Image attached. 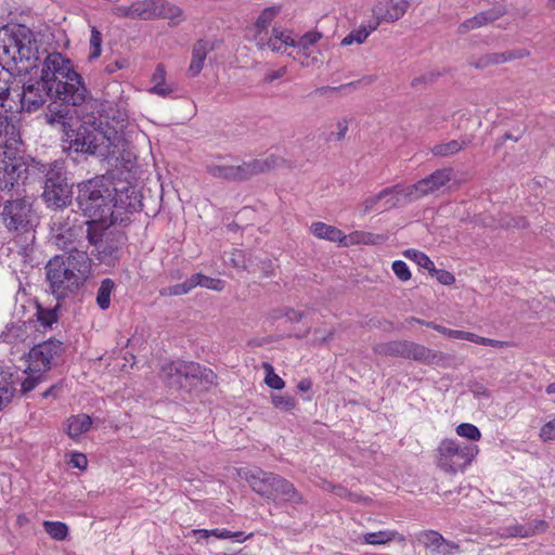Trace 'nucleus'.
Wrapping results in <instances>:
<instances>
[{"instance_id": "obj_39", "label": "nucleus", "mask_w": 555, "mask_h": 555, "mask_svg": "<svg viewBox=\"0 0 555 555\" xmlns=\"http://www.w3.org/2000/svg\"><path fill=\"white\" fill-rule=\"evenodd\" d=\"M43 527H44L46 532L51 538H53L54 540H57V541L65 540L68 534V527L64 522H61V521L46 520L43 522Z\"/></svg>"}, {"instance_id": "obj_10", "label": "nucleus", "mask_w": 555, "mask_h": 555, "mask_svg": "<svg viewBox=\"0 0 555 555\" xmlns=\"http://www.w3.org/2000/svg\"><path fill=\"white\" fill-rule=\"evenodd\" d=\"M93 227L94 222L79 221L75 216L53 217L50 222L51 241L67 255L87 253L85 242H88V232Z\"/></svg>"}, {"instance_id": "obj_21", "label": "nucleus", "mask_w": 555, "mask_h": 555, "mask_svg": "<svg viewBox=\"0 0 555 555\" xmlns=\"http://www.w3.org/2000/svg\"><path fill=\"white\" fill-rule=\"evenodd\" d=\"M383 191L387 192V197L384 203L385 210L402 207L409 203L417 201L413 184L408 186L396 184L393 186L386 188Z\"/></svg>"}, {"instance_id": "obj_25", "label": "nucleus", "mask_w": 555, "mask_h": 555, "mask_svg": "<svg viewBox=\"0 0 555 555\" xmlns=\"http://www.w3.org/2000/svg\"><path fill=\"white\" fill-rule=\"evenodd\" d=\"M311 232L318 238L337 242L339 245L346 246V235L336 227L318 221L311 224Z\"/></svg>"}, {"instance_id": "obj_18", "label": "nucleus", "mask_w": 555, "mask_h": 555, "mask_svg": "<svg viewBox=\"0 0 555 555\" xmlns=\"http://www.w3.org/2000/svg\"><path fill=\"white\" fill-rule=\"evenodd\" d=\"M281 160L276 155H269L266 158H254L234 166L235 182L247 181L257 175L268 172L276 168Z\"/></svg>"}, {"instance_id": "obj_56", "label": "nucleus", "mask_w": 555, "mask_h": 555, "mask_svg": "<svg viewBox=\"0 0 555 555\" xmlns=\"http://www.w3.org/2000/svg\"><path fill=\"white\" fill-rule=\"evenodd\" d=\"M392 270H393L396 276L403 282L411 279V272L409 270V267L402 260L393 261Z\"/></svg>"}, {"instance_id": "obj_62", "label": "nucleus", "mask_w": 555, "mask_h": 555, "mask_svg": "<svg viewBox=\"0 0 555 555\" xmlns=\"http://www.w3.org/2000/svg\"><path fill=\"white\" fill-rule=\"evenodd\" d=\"M439 76H440V73L431 72V73H429V74H426V75H422V76L415 77V78L411 81V86H412L413 88H418L420 86L427 85V83H431V82H434V81H435Z\"/></svg>"}, {"instance_id": "obj_43", "label": "nucleus", "mask_w": 555, "mask_h": 555, "mask_svg": "<svg viewBox=\"0 0 555 555\" xmlns=\"http://www.w3.org/2000/svg\"><path fill=\"white\" fill-rule=\"evenodd\" d=\"M165 80V69L163 65H158L153 74V81L155 85L151 89L153 93H156L162 96H166L172 92L171 88H167L164 86Z\"/></svg>"}, {"instance_id": "obj_38", "label": "nucleus", "mask_w": 555, "mask_h": 555, "mask_svg": "<svg viewBox=\"0 0 555 555\" xmlns=\"http://www.w3.org/2000/svg\"><path fill=\"white\" fill-rule=\"evenodd\" d=\"M207 172L217 179H223L230 182H235L234 166L233 165H209Z\"/></svg>"}, {"instance_id": "obj_27", "label": "nucleus", "mask_w": 555, "mask_h": 555, "mask_svg": "<svg viewBox=\"0 0 555 555\" xmlns=\"http://www.w3.org/2000/svg\"><path fill=\"white\" fill-rule=\"evenodd\" d=\"M193 534L197 537V539H207L209 537H215L217 539H235L238 542L245 541L246 539L250 538L253 533L245 535L243 531H230L228 529H212V530H206V529H196L193 530Z\"/></svg>"}, {"instance_id": "obj_11", "label": "nucleus", "mask_w": 555, "mask_h": 555, "mask_svg": "<svg viewBox=\"0 0 555 555\" xmlns=\"http://www.w3.org/2000/svg\"><path fill=\"white\" fill-rule=\"evenodd\" d=\"M372 350L378 356L399 357L414 360L425 365H441L448 359V357L440 351L405 339L378 343L373 346Z\"/></svg>"}, {"instance_id": "obj_14", "label": "nucleus", "mask_w": 555, "mask_h": 555, "mask_svg": "<svg viewBox=\"0 0 555 555\" xmlns=\"http://www.w3.org/2000/svg\"><path fill=\"white\" fill-rule=\"evenodd\" d=\"M105 135L93 125L83 122L77 129L72 126L64 133L63 149L68 156L78 160V156L94 155L103 144Z\"/></svg>"}, {"instance_id": "obj_19", "label": "nucleus", "mask_w": 555, "mask_h": 555, "mask_svg": "<svg viewBox=\"0 0 555 555\" xmlns=\"http://www.w3.org/2000/svg\"><path fill=\"white\" fill-rule=\"evenodd\" d=\"M62 350V341L48 339L35 345L29 353V362L37 371H46L51 366L53 358Z\"/></svg>"}, {"instance_id": "obj_6", "label": "nucleus", "mask_w": 555, "mask_h": 555, "mask_svg": "<svg viewBox=\"0 0 555 555\" xmlns=\"http://www.w3.org/2000/svg\"><path fill=\"white\" fill-rule=\"evenodd\" d=\"M242 476L254 492L268 501L275 502L281 499L293 506L304 503V498L295 486L275 473L253 467L245 470Z\"/></svg>"}, {"instance_id": "obj_26", "label": "nucleus", "mask_w": 555, "mask_h": 555, "mask_svg": "<svg viewBox=\"0 0 555 555\" xmlns=\"http://www.w3.org/2000/svg\"><path fill=\"white\" fill-rule=\"evenodd\" d=\"M91 425L92 418L88 414L73 415L66 422V433L72 439H78L90 429Z\"/></svg>"}, {"instance_id": "obj_31", "label": "nucleus", "mask_w": 555, "mask_h": 555, "mask_svg": "<svg viewBox=\"0 0 555 555\" xmlns=\"http://www.w3.org/2000/svg\"><path fill=\"white\" fill-rule=\"evenodd\" d=\"M57 309L59 305L54 308H43L39 304L36 305L35 317L37 318L39 325L44 331L52 328V325L59 321Z\"/></svg>"}, {"instance_id": "obj_5", "label": "nucleus", "mask_w": 555, "mask_h": 555, "mask_svg": "<svg viewBox=\"0 0 555 555\" xmlns=\"http://www.w3.org/2000/svg\"><path fill=\"white\" fill-rule=\"evenodd\" d=\"M35 205L36 199L27 195L8 199L2 204L0 221L11 236L24 237L25 241L35 240V231L40 221Z\"/></svg>"}, {"instance_id": "obj_35", "label": "nucleus", "mask_w": 555, "mask_h": 555, "mask_svg": "<svg viewBox=\"0 0 555 555\" xmlns=\"http://www.w3.org/2000/svg\"><path fill=\"white\" fill-rule=\"evenodd\" d=\"M115 289V282L112 279H104L96 293V304L102 310H106L111 306V295Z\"/></svg>"}, {"instance_id": "obj_40", "label": "nucleus", "mask_w": 555, "mask_h": 555, "mask_svg": "<svg viewBox=\"0 0 555 555\" xmlns=\"http://www.w3.org/2000/svg\"><path fill=\"white\" fill-rule=\"evenodd\" d=\"M193 280H194L195 287L202 286V287L218 291V292L222 291L225 285V282L223 280L206 276L202 273L193 274Z\"/></svg>"}, {"instance_id": "obj_44", "label": "nucleus", "mask_w": 555, "mask_h": 555, "mask_svg": "<svg viewBox=\"0 0 555 555\" xmlns=\"http://www.w3.org/2000/svg\"><path fill=\"white\" fill-rule=\"evenodd\" d=\"M395 532L392 531H377L370 532L363 535V541L367 544L382 545L392 541Z\"/></svg>"}, {"instance_id": "obj_57", "label": "nucleus", "mask_w": 555, "mask_h": 555, "mask_svg": "<svg viewBox=\"0 0 555 555\" xmlns=\"http://www.w3.org/2000/svg\"><path fill=\"white\" fill-rule=\"evenodd\" d=\"M386 197H387V192L382 190L378 194L365 198L362 204V212L364 215L369 214L371 210H373L375 208L376 204L379 201H382Z\"/></svg>"}, {"instance_id": "obj_51", "label": "nucleus", "mask_w": 555, "mask_h": 555, "mask_svg": "<svg viewBox=\"0 0 555 555\" xmlns=\"http://www.w3.org/2000/svg\"><path fill=\"white\" fill-rule=\"evenodd\" d=\"M326 490L332 491L335 495H337L339 498L348 499L351 502L357 503L362 500V496L360 494L353 493L340 485H333V483L328 482Z\"/></svg>"}, {"instance_id": "obj_46", "label": "nucleus", "mask_w": 555, "mask_h": 555, "mask_svg": "<svg viewBox=\"0 0 555 555\" xmlns=\"http://www.w3.org/2000/svg\"><path fill=\"white\" fill-rule=\"evenodd\" d=\"M102 52V34L95 27L91 29L90 36V53L88 59L90 61L98 59Z\"/></svg>"}, {"instance_id": "obj_2", "label": "nucleus", "mask_w": 555, "mask_h": 555, "mask_svg": "<svg viewBox=\"0 0 555 555\" xmlns=\"http://www.w3.org/2000/svg\"><path fill=\"white\" fill-rule=\"evenodd\" d=\"M33 183H40L42 201L48 208L64 209L72 203V184L68 182L65 164L62 160L51 163L38 162L31 169Z\"/></svg>"}, {"instance_id": "obj_59", "label": "nucleus", "mask_w": 555, "mask_h": 555, "mask_svg": "<svg viewBox=\"0 0 555 555\" xmlns=\"http://www.w3.org/2000/svg\"><path fill=\"white\" fill-rule=\"evenodd\" d=\"M540 438L544 441L555 440V417L541 427Z\"/></svg>"}, {"instance_id": "obj_63", "label": "nucleus", "mask_w": 555, "mask_h": 555, "mask_svg": "<svg viewBox=\"0 0 555 555\" xmlns=\"http://www.w3.org/2000/svg\"><path fill=\"white\" fill-rule=\"evenodd\" d=\"M273 35L275 36V39H278L281 44H286L291 47H295L296 40L291 36L289 33L286 31H280L278 28H273Z\"/></svg>"}, {"instance_id": "obj_15", "label": "nucleus", "mask_w": 555, "mask_h": 555, "mask_svg": "<svg viewBox=\"0 0 555 555\" xmlns=\"http://www.w3.org/2000/svg\"><path fill=\"white\" fill-rule=\"evenodd\" d=\"M112 212L108 224H121L128 220V215L142 209V195L131 184H122L120 188L112 185Z\"/></svg>"}, {"instance_id": "obj_17", "label": "nucleus", "mask_w": 555, "mask_h": 555, "mask_svg": "<svg viewBox=\"0 0 555 555\" xmlns=\"http://www.w3.org/2000/svg\"><path fill=\"white\" fill-rule=\"evenodd\" d=\"M410 7L409 0H377L372 8L373 28L399 21Z\"/></svg>"}, {"instance_id": "obj_16", "label": "nucleus", "mask_w": 555, "mask_h": 555, "mask_svg": "<svg viewBox=\"0 0 555 555\" xmlns=\"http://www.w3.org/2000/svg\"><path fill=\"white\" fill-rule=\"evenodd\" d=\"M39 160L21 157L0 158V189L12 190L15 184L33 183V171Z\"/></svg>"}, {"instance_id": "obj_32", "label": "nucleus", "mask_w": 555, "mask_h": 555, "mask_svg": "<svg viewBox=\"0 0 555 555\" xmlns=\"http://www.w3.org/2000/svg\"><path fill=\"white\" fill-rule=\"evenodd\" d=\"M384 240L383 235L374 234L370 232L356 231L349 235H346V246L353 244H379Z\"/></svg>"}, {"instance_id": "obj_50", "label": "nucleus", "mask_w": 555, "mask_h": 555, "mask_svg": "<svg viewBox=\"0 0 555 555\" xmlns=\"http://www.w3.org/2000/svg\"><path fill=\"white\" fill-rule=\"evenodd\" d=\"M456 434L472 441H478L481 438L480 430L473 424L462 423L456 427Z\"/></svg>"}, {"instance_id": "obj_29", "label": "nucleus", "mask_w": 555, "mask_h": 555, "mask_svg": "<svg viewBox=\"0 0 555 555\" xmlns=\"http://www.w3.org/2000/svg\"><path fill=\"white\" fill-rule=\"evenodd\" d=\"M157 18H167L171 25H178L183 21V11L166 0H158Z\"/></svg>"}, {"instance_id": "obj_9", "label": "nucleus", "mask_w": 555, "mask_h": 555, "mask_svg": "<svg viewBox=\"0 0 555 555\" xmlns=\"http://www.w3.org/2000/svg\"><path fill=\"white\" fill-rule=\"evenodd\" d=\"M112 225L108 222H94L93 229L88 232V245L93 247L91 254L107 267H115L119 262L127 243L126 233L111 229Z\"/></svg>"}, {"instance_id": "obj_33", "label": "nucleus", "mask_w": 555, "mask_h": 555, "mask_svg": "<svg viewBox=\"0 0 555 555\" xmlns=\"http://www.w3.org/2000/svg\"><path fill=\"white\" fill-rule=\"evenodd\" d=\"M467 144L466 141L451 140L446 143H439L431 147V153L435 156L447 157L456 154Z\"/></svg>"}, {"instance_id": "obj_58", "label": "nucleus", "mask_w": 555, "mask_h": 555, "mask_svg": "<svg viewBox=\"0 0 555 555\" xmlns=\"http://www.w3.org/2000/svg\"><path fill=\"white\" fill-rule=\"evenodd\" d=\"M337 131H332L328 137L326 138V141L330 142L333 139H336L338 141L343 140L346 137V133L348 131V124L346 119L338 120L336 124Z\"/></svg>"}, {"instance_id": "obj_49", "label": "nucleus", "mask_w": 555, "mask_h": 555, "mask_svg": "<svg viewBox=\"0 0 555 555\" xmlns=\"http://www.w3.org/2000/svg\"><path fill=\"white\" fill-rule=\"evenodd\" d=\"M322 38V34L312 30L302 35L298 40H296L295 47L299 48L302 51H307L310 47L315 44Z\"/></svg>"}, {"instance_id": "obj_60", "label": "nucleus", "mask_w": 555, "mask_h": 555, "mask_svg": "<svg viewBox=\"0 0 555 555\" xmlns=\"http://www.w3.org/2000/svg\"><path fill=\"white\" fill-rule=\"evenodd\" d=\"M469 341L476 343L479 345H483V346H491V347H503L504 345H506L505 341L481 337L474 333L470 334Z\"/></svg>"}, {"instance_id": "obj_55", "label": "nucleus", "mask_w": 555, "mask_h": 555, "mask_svg": "<svg viewBox=\"0 0 555 555\" xmlns=\"http://www.w3.org/2000/svg\"><path fill=\"white\" fill-rule=\"evenodd\" d=\"M507 535L509 537H519V538H528L534 535V529L527 528L522 525H515L506 528Z\"/></svg>"}, {"instance_id": "obj_23", "label": "nucleus", "mask_w": 555, "mask_h": 555, "mask_svg": "<svg viewBox=\"0 0 555 555\" xmlns=\"http://www.w3.org/2000/svg\"><path fill=\"white\" fill-rule=\"evenodd\" d=\"M214 50V44L205 39L197 40L192 49V60L189 66V73L192 77L197 76L203 67L207 54Z\"/></svg>"}, {"instance_id": "obj_42", "label": "nucleus", "mask_w": 555, "mask_h": 555, "mask_svg": "<svg viewBox=\"0 0 555 555\" xmlns=\"http://www.w3.org/2000/svg\"><path fill=\"white\" fill-rule=\"evenodd\" d=\"M195 287L193 275L184 281L183 283H179L176 285H171L168 287H164L160 289L162 296H180L188 294L190 291H192Z\"/></svg>"}, {"instance_id": "obj_48", "label": "nucleus", "mask_w": 555, "mask_h": 555, "mask_svg": "<svg viewBox=\"0 0 555 555\" xmlns=\"http://www.w3.org/2000/svg\"><path fill=\"white\" fill-rule=\"evenodd\" d=\"M263 367L266 370V378H264L266 384L270 388L275 389V390L283 389L285 386V382L278 374L274 373L272 365L269 363H264Z\"/></svg>"}, {"instance_id": "obj_7", "label": "nucleus", "mask_w": 555, "mask_h": 555, "mask_svg": "<svg viewBox=\"0 0 555 555\" xmlns=\"http://www.w3.org/2000/svg\"><path fill=\"white\" fill-rule=\"evenodd\" d=\"M62 63L63 57L60 53H51L44 59L39 79L25 82L22 93L18 94L22 111L36 112L48 99L54 101L53 90L59 72L56 66Z\"/></svg>"}, {"instance_id": "obj_13", "label": "nucleus", "mask_w": 555, "mask_h": 555, "mask_svg": "<svg viewBox=\"0 0 555 555\" xmlns=\"http://www.w3.org/2000/svg\"><path fill=\"white\" fill-rule=\"evenodd\" d=\"M476 444L444 439L437 449V466L449 474L466 468L478 454Z\"/></svg>"}, {"instance_id": "obj_20", "label": "nucleus", "mask_w": 555, "mask_h": 555, "mask_svg": "<svg viewBox=\"0 0 555 555\" xmlns=\"http://www.w3.org/2000/svg\"><path fill=\"white\" fill-rule=\"evenodd\" d=\"M452 179V169L442 168L437 169L428 177L418 180L413 184V189L416 193L417 199L435 193L442 186L447 185Z\"/></svg>"}, {"instance_id": "obj_36", "label": "nucleus", "mask_w": 555, "mask_h": 555, "mask_svg": "<svg viewBox=\"0 0 555 555\" xmlns=\"http://www.w3.org/2000/svg\"><path fill=\"white\" fill-rule=\"evenodd\" d=\"M503 63H505V57L502 52L488 53L477 59L469 60V65L477 69H485L491 65H499Z\"/></svg>"}, {"instance_id": "obj_8", "label": "nucleus", "mask_w": 555, "mask_h": 555, "mask_svg": "<svg viewBox=\"0 0 555 555\" xmlns=\"http://www.w3.org/2000/svg\"><path fill=\"white\" fill-rule=\"evenodd\" d=\"M160 372L167 387L185 392L198 385L207 388L217 379L212 370L193 361H172L164 364Z\"/></svg>"}, {"instance_id": "obj_41", "label": "nucleus", "mask_w": 555, "mask_h": 555, "mask_svg": "<svg viewBox=\"0 0 555 555\" xmlns=\"http://www.w3.org/2000/svg\"><path fill=\"white\" fill-rule=\"evenodd\" d=\"M281 12V7L279 5H272L266 8L260 15L258 16L255 27L258 29V31H262L267 29V27L270 25V23L273 21V18Z\"/></svg>"}, {"instance_id": "obj_54", "label": "nucleus", "mask_w": 555, "mask_h": 555, "mask_svg": "<svg viewBox=\"0 0 555 555\" xmlns=\"http://www.w3.org/2000/svg\"><path fill=\"white\" fill-rule=\"evenodd\" d=\"M428 272L442 285H452L455 282V278L451 272L443 269H436L435 266L434 270H429Z\"/></svg>"}, {"instance_id": "obj_4", "label": "nucleus", "mask_w": 555, "mask_h": 555, "mask_svg": "<svg viewBox=\"0 0 555 555\" xmlns=\"http://www.w3.org/2000/svg\"><path fill=\"white\" fill-rule=\"evenodd\" d=\"M38 43L34 31L23 24H9L0 29V65L9 70L8 65L38 60Z\"/></svg>"}, {"instance_id": "obj_24", "label": "nucleus", "mask_w": 555, "mask_h": 555, "mask_svg": "<svg viewBox=\"0 0 555 555\" xmlns=\"http://www.w3.org/2000/svg\"><path fill=\"white\" fill-rule=\"evenodd\" d=\"M417 540L429 555H446V539L438 531L425 530L418 534Z\"/></svg>"}, {"instance_id": "obj_61", "label": "nucleus", "mask_w": 555, "mask_h": 555, "mask_svg": "<svg viewBox=\"0 0 555 555\" xmlns=\"http://www.w3.org/2000/svg\"><path fill=\"white\" fill-rule=\"evenodd\" d=\"M10 88L8 86L0 87V107H2L7 113H13L14 107L10 103Z\"/></svg>"}, {"instance_id": "obj_3", "label": "nucleus", "mask_w": 555, "mask_h": 555, "mask_svg": "<svg viewBox=\"0 0 555 555\" xmlns=\"http://www.w3.org/2000/svg\"><path fill=\"white\" fill-rule=\"evenodd\" d=\"M113 181L105 176H98L78 184L76 198L78 208L88 222L107 223L111 221Z\"/></svg>"}, {"instance_id": "obj_53", "label": "nucleus", "mask_w": 555, "mask_h": 555, "mask_svg": "<svg viewBox=\"0 0 555 555\" xmlns=\"http://www.w3.org/2000/svg\"><path fill=\"white\" fill-rule=\"evenodd\" d=\"M15 391L16 388L12 383L5 382L4 385L0 384V411L11 402Z\"/></svg>"}, {"instance_id": "obj_45", "label": "nucleus", "mask_w": 555, "mask_h": 555, "mask_svg": "<svg viewBox=\"0 0 555 555\" xmlns=\"http://www.w3.org/2000/svg\"><path fill=\"white\" fill-rule=\"evenodd\" d=\"M404 256L428 271L434 270V262L429 259V257L426 254L420 250L408 249L404 251Z\"/></svg>"}, {"instance_id": "obj_34", "label": "nucleus", "mask_w": 555, "mask_h": 555, "mask_svg": "<svg viewBox=\"0 0 555 555\" xmlns=\"http://www.w3.org/2000/svg\"><path fill=\"white\" fill-rule=\"evenodd\" d=\"M373 28V21H370L367 25H362L358 29L351 30L343 40L341 46H349L353 42L359 44L363 43L371 33L376 30Z\"/></svg>"}, {"instance_id": "obj_28", "label": "nucleus", "mask_w": 555, "mask_h": 555, "mask_svg": "<svg viewBox=\"0 0 555 555\" xmlns=\"http://www.w3.org/2000/svg\"><path fill=\"white\" fill-rule=\"evenodd\" d=\"M53 105H55L54 102L48 106L49 112L46 114V120L50 125H60L61 130L65 133L70 127L68 122L70 111L66 105L62 108H56Z\"/></svg>"}, {"instance_id": "obj_30", "label": "nucleus", "mask_w": 555, "mask_h": 555, "mask_svg": "<svg viewBox=\"0 0 555 555\" xmlns=\"http://www.w3.org/2000/svg\"><path fill=\"white\" fill-rule=\"evenodd\" d=\"M133 7L137 18L143 21L157 18L158 0L135 1Z\"/></svg>"}, {"instance_id": "obj_22", "label": "nucleus", "mask_w": 555, "mask_h": 555, "mask_svg": "<svg viewBox=\"0 0 555 555\" xmlns=\"http://www.w3.org/2000/svg\"><path fill=\"white\" fill-rule=\"evenodd\" d=\"M36 327L34 321H17L8 324L0 335V340L14 345L25 341L29 337V331Z\"/></svg>"}, {"instance_id": "obj_1", "label": "nucleus", "mask_w": 555, "mask_h": 555, "mask_svg": "<svg viewBox=\"0 0 555 555\" xmlns=\"http://www.w3.org/2000/svg\"><path fill=\"white\" fill-rule=\"evenodd\" d=\"M90 269L91 258L88 253L59 255L50 259L46 274L53 296L61 300L78 293Z\"/></svg>"}, {"instance_id": "obj_52", "label": "nucleus", "mask_w": 555, "mask_h": 555, "mask_svg": "<svg viewBox=\"0 0 555 555\" xmlns=\"http://www.w3.org/2000/svg\"><path fill=\"white\" fill-rule=\"evenodd\" d=\"M272 404L283 411H291L296 406V400L291 396L272 395Z\"/></svg>"}, {"instance_id": "obj_64", "label": "nucleus", "mask_w": 555, "mask_h": 555, "mask_svg": "<svg viewBox=\"0 0 555 555\" xmlns=\"http://www.w3.org/2000/svg\"><path fill=\"white\" fill-rule=\"evenodd\" d=\"M40 382H41V377L40 376H38V377H34V376L26 377L22 382V385H21L22 386V392L24 395L28 393L29 391L35 389Z\"/></svg>"}, {"instance_id": "obj_37", "label": "nucleus", "mask_w": 555, "mask_h": 555, "mask_svg": "<svg viewBox=\"0 0 555 555\" xmlns=\"http://www.w3.org/2000/svg\"><path fill=\"white\" fill-rule=\"evenodd\" d=\"M506 13H507V10L504 5H498V7L491 8L487 11H482V12L476 14L475 22L477 23L478 28H479L483 25L490 24V23L499 20L500 17L504 16Z\"/></svg>"}, {"instance_id": "obj_12", "label": "nucleus", "mask_w": 555, "mask_h": 555, "mask_svg": "<svg viewBox=\"0 0 555 555\" xmlns=\"http://www.w3.org/2000/svg\"><path fill=\"white\" fill-rule=\"evenodd\" d=\"M59 72L55 77L54 104L60 102L66 106L81 105L88 95V89L80 74L73 69L69 60L63 59V63L57 66Z\"/></svg>"}, {"instance_id": "obj_47", "label": "nucleus", "mask_w": 555, "mask_h": 555, "mask_svg": "<svg viewBox=\"0 0 555 555\" xmlns=\"http://www.w3.org/2000/svg\"><path fill=\"white\" fill-rule=\"evenodd\" d=\"M15 127L9 121V118L0 113V147L7 146L14 134Z\"/></svg>"}]
</instances>
